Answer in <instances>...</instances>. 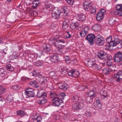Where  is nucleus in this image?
I'll return each mask as SVG.
<instances>
[{"label":"nucleus","mask_w":122,"mask_h":122,"mask_svg":"<svg viewBox=\"0 0 122 122\" xmlns=\"http://www.w3.org/2000/svg\"><path fill=\"white\" fill-rule=\"evenodd\" d=\"M31 75L36 77V79L40 84V86L42 88L44 87L46 84L47 81L49 80L48 77L43 76L42 74L36 70L30 73Z\"/></svg>","instance_id":"f257e3e1"},{"label":"nucleus","mask_w":122,"mask_h":122,"mask_svg":"<svg viewBox=\"0 0 122 122\" xmlns=\"http://www.w3.org/2000/svg\"><path fill=\"white\" fill-rule=\"evenodd\" d=\"M66 37L65 36L56 35L52 38V40L49 41L50 43L53 46L59 47L60 49L63 48L64 46L59 45V43H64L66 42Z\"/></svg>","instance_id":"f03ea898"},{"label":"nucleus","mask_w":122,"mask_h":122,"mask_svg":"<svg viewBox=\"0 0 122 122\" xmlns=\"http://www.w3.org/2000/svg\"><path fill=\"white\" fill-rule=\"evenodd\" d=\"M36 96L38 98H41L37 101V102L39 105H43L47 103V94L45 92L42 90L38 91Z\"/></svg>","instance_id":"7ed1b4c3"},{"label":"nucleus","mask_w":122,"mask_h":122,"mask_svg":"<svg viewBox=\"0 0 122 122\" xmlns=\"http://www.w3.org/2000/svg\"><path fill=\"white\" fill-rule=\"evenodd\" d=\"M65 96V94L64 93L59 94L57 97L52 99L53 104L56 106H59L61 104L63 103L62 100Z\"/></svg>","instance_id":"20e7f679"},{"label":"nucleus","mask_w":122,"mask_h":122,"mask_svg":"<svg viewBox=\"0 0 122 122\" xmlns=\"http://www.w3.org/2000/svg\"><path fill=\"white\" fill-rule=\"evenodd\" d=\"M84 106L83 101L82 100H80L77 102L74 103L72 105V108L76 110L81 109Z\"/></svg>","instance_id":"39448f33"},{"label":"nucleus","mask_w":122,"mask_h":122,"mask_svg":"<svg viewBox=\"0 0 122 122\" xmlns=\"http://www.w3.org/2000/svg\"><path fill=\"white\" fill-rule=\"evenodd\" d=\"M113 59L115 62L117 63L122 61V52L120 51L117 52L115 54Z\"/></svg>","instance_id":"423d86ee"},{"label":"nucleus","mask_w":122,"mask_h":122,"mask_svg":"<svg viewBox=\"0 0 122 122\" xmlns=\"http://www.w3.org/2000/svg\"><path fill=\"white\" fill-rule=\"evenodd\" d=\"M95 41L96 44L99 46L103 45L104 42V38L99 34L97 35L95 37Z\"/></svg>","instance_id":"0eeeda50"},{"label":"nucleus","mask_w":122,"mask_h":122,"mask_svg":"<svg viewBox=\"0 0 122 122\" xmlns=\"http://www.w3.org/2000/svg\"><path fill=\"white\" fill-rule=\"evenodd\" d=\"M95 38V35L92 34H89L85 38L86 40H87L91 45H93L94 44V40Z\"/></svg>","instance_id":"6e6552de"},{"label":"nucleus","mask_w":122,"mask_h":122,"mask_svg":"<svg viewBox=\"0 0 122 122\" xmlns=\"http://www.w3.org/2000/svg\"><path fill=\"white\" fill-rule=\"evenodd\" d=\"M112 47L116 46L117 49H121L122 47V41L119 40L118 38H116Z\"/></svg>","instance_id":"1a4fd4ad"},{"label":"nucleus","mask_w":122,"mask_h":122,"mask_svg":"<svg viewBox=\"0 0 122 122\" xmlns=\"http://www.w3.org/2000/svg\"><path fill=\"white\" fill-rule=\"evenodd\" d=\"M61 13V10L59 9H57L53 11L52 14V17L54 19H57L59 17Z\"/></svg>","instance_id":"9d476101"},{"label":"nucleus","mask_w":122,"mask_h":122,"mask_svg":"<svg viewBox=\"0 0 122 122\" xmlns=\"http://www.w3.org/2000/svg\"><path fill=\"white\" fill-rule=\"evenodd\" d=\"M115 38L114 37H112L111 36H110L107 38L106 42L107 43H108L109 47L112 46Z\"/></svg>","instance_id":"9b49d317"},{"label":"nucleus","mask_w":122,"mask_h":122,"mask_svg":"<svg viewBox=\"0 0 122 122\" xmlns=\"http://www.w3.org/2000/svg\"><path fill=\"white\" fill-rule=\"evenodd\" d=\"M83 5L85 10L86 11L90 10L93 7L92 3L87 1L83 3Z\"/></svg>","instance_id":"f8f14e48"},{"label":"nucleus","mask_w":122,"mask_h":122,"mask_svg":"<svg viewBox=\"0 0 122 122\" xmlns=\"http://www.w3.org/2000/svg\"><path fill=\"white\" fill-rule=\"evenodd\" d=\"M88 65L89 67L92 68L94 70H98V69L99 66L95 63L91 61H89L88 60Z\"/></svg>","instance_id":"ddd939ff"},{"label":"nucleus","mask_w":122,"mask_h":122,"mask_svg":"<svg viewBox=\"0 0 122 122\" xmlns=\"http://www.w3.org/2000/svg\"><path fill=\"white\" fill-rule=\"evenodd\" d=\"M28 56L30 58H32V60H30L31 61H32L33 60L32 58H35L36 59L37 58H41V54L40 53H38L37 54H35L31 52H29L28 54Z\"/></svg>","instance_id":"4468645a"},{"label":"nucleus","mask_w":122,"mask_h":122,"mask_svg":"<svg viewBox=\"0 0 122 122\" xmlns=\"http://www.w3.org/2000/svg\"><path fill=\"white\" fill-rule=\"evenodd\" d=\"M88 96L89 97H88L86 98L87 101L89 102H92V100H88L89 99L90 97H91L92 98L95 97L96 96V94L95 91L93 90H90L88 92Z\"/></svg>","instance_id":"2eb2a0df"},{"label":"nucleus","mask_w":122,"mask_h":122,"mask_svg":"<svg viewBox=\"0 0 122 122\" xmlns=\"http://www.w3.org/2000/svg\"><path fill=\"white\" fill-rule=\"evenodd\" d=\"M36 114H34L32 115V117H34L32 119L33 120V122H41L42 120V118L41 116H38L37 117L36 116Z\"/></svg>","instance_id":"dca6fc26"},{"label":"nucleus","mask_w":122,"mask_h":122,"mask_svg":"<svg viewBox=\"0 0 122 122\" xmlns=\"http://www.w3.org/2000/svg\"><path fill=\"white\" fill-rule=\"evenodd\" d=\"M25 94L26 95L27 98L35 97L34 93L33 91H30L28 90H26Z\"/></svg>","instance_id":"f3484780"},{"label":"nucleus","mask_w":122,"mask_h":122,"mask_svg":"<svg viewBox=\"0 0 122 122\" xmlns=\"http://www.w3.org/2000/svg\"><path fill=\"white\" fill-rule=\"evenodd\" d=\"M58 86L59 88L64 91L67 90L69 87L68 86L66 83H59L58 84Z\"/></svg>","instance_id":"a211bd4d"},{"label":"nucleus","mask_w":122,"mask_h":122,"mask_svg":"<svg viewBox=\"0 0 122 122\" xmlns=\"http://www.w3.org/2000/svg\"><path fill=\"white\" fill-rule=\"evenodd\" d=\"M120 76H122V71H119L114 76L115 79L117 81H119L121 79Z\"/></svg>","instance_id":"6ab92c4d"},{"label":"nucleus","mask_w":122,"mask_h":122,"mask_svg":"<svg viewBox=\"0 0 122 122\" xmlns=\"http://www.w3.org/2000/svg\"><path fill=\"white\" fill-rule=\"evenodd\" d=\"M69 19H66L63 22L62 28L64 30H67L69 28V25L68 23H69Z\"/></svg>","instance_id":"aec40b11"},{"label":"nucleus","mask_w":122,"mask_h":122,"mask_svg":"<svg viewBox=\"0 0 122 122\" xmlns=\"http://www.w3.org/2000/svg\"><path fill=\"white\" fill-rule=\"evenodd\" d=\"M89 30L88 28L85 27L84 30L80 33V35L82 37H84L86 35Z\"/></svg>","instance_id":"412c9836"},{"label":"nucleus","mask_w":122,"mask_h":122,"mask_svg":"<svg viewBox=\"0 0 122 122\" xmlns=\"http://www.w3.org/2000/svg\"><path fill=\"white\" fill-rule=\"evenodd\" d=\"M86 19V16L83 14H80L77 15V20L80 21H84Z\"/></svg>","instance_id":"4be33fe9"},{"label":"nucleus","mask_w":122,"mask_h":122,"mask_svg":"<svg viewBox=\"0 0 122 122\" xmlns=\"http://www.w3.org/2000/svg\"><path fill=\"white\" fill-rule=\"evenodd\" d=\"M105 55L104 52H101L99 53L97 55V56L100 59L104 60V61H106V58L105 57Z\"/></svg>","instance_id":"5701e85b"},{"label":"nucleus","mask_w":122,"mask_h":122,"mask_svg":"<svg viewBox=\"0 0 122 122\" xmlns=\"http://www.w3.org/2000/svg\"><path fill=\"white\" fill-rule=\"evenodd\" d=\"M117 10V15L119 16H122V6L121 5H117L116 7Z\"/></svg>","instance_id":"b1692460"},{"label":"nucleus","mask_w":122,"mask_h":122,"mask_svg":"<svg viewBox=\"0 0 122 122\" xmlns=\"http://www.w3.org/2000/svg\"><path fill=\"white\" fill-rule=\"evenodd\" d=\"M92 28L93 30L97 31H100L101 29V26L98 24L94 25L92 27Z\"/></svg>","instance_id":"393cba45"},{"label":"nucleus","mask_w":122,"mask_h":122,"mask_svg":"<svg viewBox=\"0 0 122 122\" xmlns=\"http://www.w3.org/2000/svg\"><path fill=\"white\" fill-rule=\"evenodd\" d=\"M44 51L46 53H49L50 50V46L49 44H46L43 47Z\"/></svg>","instance_id":"a878e982"},{"label":"nucleus","mask_w":122,"mask_h":122,"mask_svg":"<svg viewBox=\"0 0 122 122\" xmlns=\"http://www.w3.org/2000/svg\"><path fill=\"white\" fill-rule=\"evenodd\" d=\"M50 59L52 62H54L56 61H58L59 58L57 55H53L51 56Z\"/></svg>","instance_id":"bb28decb"},{"label":"nucleus","mask_w":122,"mask_h":122,"mask_svg":"<svg viewBox=\"0 0 122 122\" xmlns=\"http://www.w3.org/2000/svg\"><path fill=\"white\" fill-rule=\"evenodd\" d=\"M29 84L35 88H37L39 87V86L38 84V82L36 81L33 80L30 81L29 83Z\"/></svg>","instance_id":"cd10ccee"},{"label":"nucleus","mask_w":122,"mask_h":122,"mask_svg":"<svg viewBox=\"0 0 122 122\" xmlns=\"http://www.w3.org/2000/svg\"><path fill=\"white\" fill-rule=\"evenodd\" d=\"M104 15L102 14V13L99 12L97 14L96 18L98 21H101L103 19Z\"/></svg>","instance_id":"c85d7f7f"},{"label":"nucleus","mask_w":122,"mask_h":122,"mask_svg":"<svg viewBox=\"0 0 122 122\" xmlns=\"http://www.w3.org/2000/svg\"><path fill=\"white\" fill-rule=\"evenodd\" d=\"M44 11L46 14H48L51 10L50 6L49 5H45L44 8Z\"/></svg>","instance_id":"c756f323"},{"label":"nucleus","mask_w":122,"mask_h":122,"mask_svg":"<svg viewBox=\"0 0 122 122\" xmlns=\"http://www.w3.org/2000/svg\"><path fill=\"white\" fill-rule=\"evenodd\" d=\"M100 94L101 95V98L104 99L106 97L107 95L106 91L104 90L101 91L100 92Z\"/></svg>","instance_id":"7c9ffc66"},{"label":"nucleus","mask_w":122,"mask_h":122,"mask_svg":"<svg viewBox=\"0 0 122 122\" xmlns=\"http://www.w3.org/2000/svg\"><path fill=\"white\" fill-rule=\"evenodd\" d=\"M103 73L106 75H107L110 73L111 72L110 70L108 68L105 67L102 70Z\"/></svg>","instance_id":"2f4dec72"},{"label":"nucleus","mask_w":122,"mask_h":122,"mask_svg":"<svg viewBox=\"0 0 122 122\" xmlns=\"http://www.w3.org/2000/svg\"><path fill=\"white\" fill-rule=\"evenodd\" d=\"M72 101L74 102H77L79 100H81L79 99V97L76 95H73L71 98Z\"/></svg>","instance_id":"473e14b6"},{"label":"nucleus","mask_w":122,"mask_h":122,"mask_svg":"<svg viewBox=\"0 0 122 122\" xmlns=\"http://www.w3.org/2000/svg\"><path fill=\"white\" fill-rule=\"evenodd\" d=\"M6 70L2 68H0V76L2 77H3L6 74Z\"/></svg>","instance_id":"72a5a7b5"},{"label":"nucleus","mask_w":122,"mask_h":122,"mask_svg":"<svg viewBox=\"0 0 122 122\" xmlns=\"http://www.w3.org/2000/svg\"><path fill=\"white\" fill-rule=\"evenodd\" d=\"M61 73L64 75L67 74L69 72L68 69L66 67L62 68L61 69Z\"/></svg>","instance_id":"f704fd0d"},{"label":"nucleus","mask_w":122,"mask_h":122,"mask_svg":"<svg viewBox=\"0 0 122 122\" xmlns=\"http://www.w3.org/2000/svg\"><path fill=\"white\" fill-rule=\"evenodd\" d=\"M39 2L38 0H34L33 2V7L34 9H35L38 5Z\"/></svg>","instance_id":"c9c22d12"},{"label":"nucleus","mask_w":122,"mask_h":122,"mask_svg":"<svg viewBox=\"0 0 122 122\" xmlns=\"http://www.w3.org/2000/svg\"><path fill=\"white\" fill-rule=\"evenodd\" d=\"M59 95V94L57 95L53 91H52L50 92V96L51 97L53 98V99L56 98V97H58V96Z\"/></svg>","instance_id":"e433bc0d"},{"label":"nucleus","mask_w":122,"mask_h":122,"mask_svg":"<svg viewBox=\"0 0 122 122\" xmlns=\"http://www.w3.org/2000/svg\"><path fill=\"white\" fill-rule=\"evenodd\" d=\"M7 69L8 71H12L14 70V68L10 64H9L6 66Z\"/></svg>","instance_id":"4c0bfd02"},{"label":"nucleus","mask_w":122,"mask_h":122,"mask_svg":"<svg viewBox=\"0 0 122 122\" xmlns=\"http://www.w3.org/2000/svg\"><path fill=\"white\" fill-rule=\"evenodd\" d=\"M13 100V97L11 95H8L6 98V101L7 102L9 103L11 102Z\"/></svg>","instance_id":"58836bf2"},{"label":"nucleus","mask_w":122,"mask_h":122,"mask_svg":"<svg viewBox=\"0 0 122 122\" xmlns=\"http://www.w3.org/2000/svg\"><path fill=\"white\" fill-rule=\"evenodd\" d=\"M78 26L77 24L75 22L72 23L70 25L71 28L72 30L74 29L77 27Z\"/></svg>","instance_id":"ea45409f"},{"label":"nucleus","mask_w":122,"mask_h":122,"mask_svg":"<svg viewBox=\"0 0 122 122\" xmlns=\"http://www.w3.org/2000/svg\"><path fill=\"white\" fill-rule=\"evenodd\" d=\"M16 113L17 115L20 116H23L25 115L24 112L22 110H20L17 111Z\"/></svg>","instance_id":"a19ab883"},{"label":"nucleus","mask_w":122,"mask_h":122,"mask_svg":"<svg viewBox=\"0 0 122 122\" xmlns=\"http://www.w3.org/2000/svg\"><path fill=\"white\" fill-rule=\"evenodd\" d=\"M35 65L36 66H41L43 64V62L42 61H39L35 62L34 63Z\"/></svg>","instance_id":"79ce46f5"},{"label":"nucleus","mask_w":122,"mask_h":122,"mask_svg":"<svg viewBox=\"0 0 122 122\" xmlns=\"http://www.w3.org/2000/svg\"><path fill=\"white\" fill-rule=\"evenodd\" d=\"M66 36H65L66 39L67 38H69L71 37V32L67 31L66 32Z\"/></svg>","instance_id":"37998d69"},{"label":"nucleus","mask_w":122,"mask_h":122,"mask_svg":"<svg viewBox=\"0 0 122 122\" xmlns=\"http://www.w3.org/2000/svg\"><path fill=\"white\" fill-rule=\"evenodd\" d=\"M75 71L73 70L70 71L69 72H68V75L72 77H75L74 76L75 72Z\"/></svg>","instance_id":"c03bdc74"},{"label":"nucleus","mask_w":122,"mask_h":122,"mask_svg":"<svg viewBox=\"0 0 122 122\" xmlns=\"http://www.w3.org/2000/svg\"><path fill=\"white\" fill-rule=\"evenodd\" d=\"M105 57L106 58V59L108 60V61H110L111 59H112V57L111 55L107 54H106L105 55Z\"/></svg>","instance_id":"a18cd8bd"},{"label":"nucleus","mask_w":122,"mask_h":122,"mask_svg":"<svg viewBox=\"0 0 122 122\" xmlns=\"http://www.w3.org/2000/svg\"><path fill=\"white\" fill-rule=\"evenodd\" d=\"M67 3L71 5L73 4V2L74 0H66Z\"/></svg>","instance_id":"49530a36"},{"label":"nucleus","mask_w":122,"mask_h":122,"mask_svg":"<svg viewBox=\"0 0 122 122\" xmlns=\"http://www.w3.org/2000/svg\"><path fill=\"white\" fill-rule=\"evenodd\" d=\"M5 89L2 86H0V94H1L4 92Z\"/></svg>","instance_id":"de8ad7c7"},{"label":"nucleus","mask_w":122,"mask_h":122,"mask_svg":"<svg viewBox=\"0 0 122 122\" xmlns=\"http://www.w3.org/2000/svg\"><path fill=\"white\" fill-rule=\"evenodd\" d=\"M90 10L91 11V13L92 14H95L96 12V10L93 7L92 8L90 9Z\"/></svg>","instance_id":"09e8293b"},{"label":"nucleus","mask_w":122,"mask_h":122,"mask_svg":"<svg viewBox=\"0 0 122 122\" xmlns=\"http://www.w3.org/2000/svg\"><path fill=\"white\" fill-rule=\"evenodd\" d=\"M65 60L66 63H69L70 62V59L68 56H66L65 57Z\"/></svg>","instance_id":"8fccbe9b"},{"label":"nucleus","mask_w":122,"mask_h":122,"mask_svg":"<svg viewBox=\"0 0 122 122\" xmlns=\"http://www.w3.org/2000/svg\"><path fill=\"white\" fill-rule=\"evenodd\" d=\"M19 88V86L17 85L13 86L12 87V89L15 90L18 89Z\"/></svg>","instance_id":"3c124183"},{"label":"nucleus","mask_w":122,"mask_h":122,"mask_svg":"<svg viewBox=\"0 0 122 122\" xmlns=\"http://www.w3.org/2000/svg\"><path fill=\"white\" fill-rule=\"evenodd\" d=\"M112 63L111 61H108L107 62V66H111Z\"/></svg>","instance_id":"603ef678"},{"label":"nucleus","mask_w":122,"mask_h":122,"mask_svg":"<svg viewBox=\"0 0 122 122\" xmlns=\"http://www.w3.org/2000/svg\"><path fill=\"white\" fill-rule=\"evenodd\" d=\"M105 10L103 9H102L100 10V11L99 12L100 13H102V14L104 15L105 12Z\"/></svg>","instance_id":"864d4df0"},{"label":"nucleus","mask_w":122,"mask_h":122,"mask_svg":"<svg viewBox=\"0 0 122 122\" xmlns=\"http://www.w3.org/2000/svg\"><path fill=\"white\" fill-rule=\"evenodd\" d=\"M96 102L97 104L101 103L100 99L98 98H96Z\"/></svg>","instance_id":"5fc2aeb1"},{"label":"nucleus","mask_w":122,"mask_h":122,"mask_svg":"<svg viewBox=\"0 0 122 122\" xmlns=\"http://www.w3.org/2000/svg\"><path fill=\"white\" fill-rule=\"evenodd\" d=\"M63 12L64 13H66V11L67 10V8L66 6H64L63 8V9H62Z\"/></svg>","instance_id":"6e6d98bb"},{"label":"nucleus","mask_w":122,"mask_h":122,"mask_svg":"<svg viewBox=\"0 0 122 122\" xmlns=\"http://www.w3.org/2000/svg\"><path fill=\"white\" fill-rule=\"evenodd\" d=\"M86 116L87 117H89L91 116V113L88 112H86L85 113Z\"/></svg>","instance_id":"4d7b16f0"},{"label":"nucleus","mask_w":122,"mask_h":122,"mask_svg":"<svg viewBox=\"0 0 122 122\" xmlns=\"http://www.w3.org/2000/svg\"><path fill=\"white\" fill-rule=\"evenodd\" d=\"M26 79L27 78L26 77H21V80L22 81H25L26 80Z\"/></svg>","instance_id":"13d9d810"},{"label":"nucleus","mask_w":122,"mask_h":122,"mask_svg":"<svg viewBox=\"0 0 122 122\" xmlns=\"http://www.w3.org/2000/svg\"><path fill=\"white\" fill-rule=\"evenodd\" d=\"M4 99L3 97L1 95H0V101H3L4 100Z\"/></svg>","instance_id":"bf43d9fd"},{"label":"nucleus","mask_w":122,"mask_h":122,"mask_svg":"<svg viewBox=\"0 0 122 122\" xmlns=\"http://www.w3.org/2000/svg\"><path fill=\"white\" fill-rule=\"evenodd\" d=\"M93 108H94V109H95V110H98L99 109L97 108V107L96 106H93Z\"/></svg>","instance_id":"052dcab7"},{"label":"nucleus","mask_w":122,"mask_h":122,"mask_svg":"<svg viewBox=\"0 0 122 122\" xmlns=\"http://www.w3.org/2000/svg\"><path fill=\"white\" fill-rule=\"evenodd\" d=\"M44 24H40L39 25H38L37 26H39L40 27H43L44 26Z\"/></svg>","instance_id":"680f3d73"},{"label":"nucleus","mask_w":122,"mask_h":122,"mask_svg":"<svg viewBox=\"0 0 122 122\" xmlns=\"http://www.w3.org/2000/svg\"><path fill=\"white\" fill-rule=\"evenodd\" d=\"M33 15H35V16H36L38 15V13L34 11L33 12Z\"/></svg>","instance_id":"e2e57ef3"},{"label":"nucleus","mask_w":122,"mask_h":122,"mask_svg":"<svg viewBox=\"0 0 122 122\" xmlns=\"http://www.w3.org/2000/svg\"><path fill=\"white\" fill-rule=\"evenodd\" d=\"M98 107L99 108H101L102 107V105L101 103L97 104Z\"/></svg>","instance_id":"0e129e2a"},{"label":"nucleus","mask_w":122,"mask_h":122,"mask_svg":"<svg viewBox=\"0 0 122 122\" xmlns=\"http://www.w3.org/2000/svg\"><path fill=\"white\" fill-rule=\"evenodd\" d=\"M3 117L2 114H0V118H2Z\"/></svg>","instance_id":"69168bd1"},{"label":"nucleus","mask_w":122,"mask_h":122,"mask_svg":"<svg viewBox=\"0 0 122 122\" xmlns=\"http://www.w3.org/2000/svg\"><path fill=\"white\" fill-rule=\"evenodd\" d=\"M26 90H28L30 91H33V90L32 89H31V88L30 89H27Z\"/></svg>","instance_id":"338daca9"},{"label":"nucleus","mask_w":122,"mask_h":122,"mask_svg":"<svg viewBox=\"0 0 122 122\" xmlns=\"http://www.w3.org/2000/svg\"><path fill=\"white\" fill-rule=\"evenodd\" d=\"M12 0H7V1L9 2H10Z\"/></svg>","instance_id":"774afa93"}]
</instances>
